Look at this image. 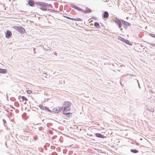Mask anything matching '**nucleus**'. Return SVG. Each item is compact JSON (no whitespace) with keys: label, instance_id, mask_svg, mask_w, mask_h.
Listing matches in <instances>:
<instances>
[{"label":"nucleus","instance_id":"nucleus-35","mask_svg":"<svg viewBox=\"0 0 155 155\" xmlns=\"http://www.w3.org/2000/svg\"><path fill=\"white\" fill-rule=\"evenodd\" d=\"M35 48H33V50H34V52L35 53Z\"/></svg>","mask_w":155,"mask_h":155},{"label":"nucleus","instance_id":"nucleus-5","mask_svg":"<svg viewBox=\"0 0 155 155\" xmlns=\"http://www.w3.org/2000/svg\"><path fill=\"white\" fill-rule=\"evenodd\" d=\"M47 5H48L47 3H46L45 2H44L43 3V4H42V6H41L40 8L41 10L43 11H45L46 10L48 11V8H47Z\"/></svg>","mask_w":155,"mask_h":155},{"label":"nucleus","instance_id":"nucleus-24","mask_svg":"<svg viewBox=\"0 0 155 155\" xmlns=\"http://www.w3.org/2000/svg\"><path fill=\"white\" fill-rule=\"evenodd\" d=\"M44 109L45 110H47L50 113H51L52 112V111L51 110H49V108L47 107H45Z\"/></svg>","mask_w":155,"mask_h":155},{"label":"nucleus","instance_id":"nucleus-1","mask_svg":"<svg viewBox=\"0 0 155 155\" xmlns=\"http://www.w3.org/2000/svg\"><path fill=\"white\" fill-rule=\"evenodd\" d=\"M13 28H14L15 30L19 32L20 33L23 34L25 32V29L21 27H18V26H13Z\"/></svg>","mask_w":155,"mask_h":155},{"label":"nucleus","instance_id":"nucleus-19","mask_svg":"<svg viewBox=\"0 0 155 155\" xmlns=\"http://www.w3.org/2000/svg\"><path fill=\"white\" fill-rule=\"evenodd\" d=\"M64 108L63 109V110H65V111H69L70 110V108L69 107H64Z\"/></svg>","mask_w":155,"mask_h":155},{"label":"nucleus","instance_id":"nucleus-11","mask_svg":"<svg viewBox=\"0 0 155 155\" xmlns=\"http://www.w3.org/2000/svg\"><path fill=\"white\" fill-rule=\"evenodd\" d=\"M91 12V10L88 7H86L85 8V10H83V13H89Z\"/></svg>","mask_w":155,"mask_h":155},{"label":"nucleus","instance_id":"nucleus-39","mask_svg":"<svg viewBox=\"0 0 155 155\" xmlns=\"http://www.w3.org/2000/svg\"><path fill=\"white\" fill-rule=\"evenodd\" d=\"M34 139H36V138H34Z\"/></svg>","mask_w":155,"mask_h":155},{"label":"nucleus","instance_id":"nucleus-6","mask_svg":"<svg viewBox=\"0 0 155 155\" xmlns=\"http://www.w3.org/2000/svg\"><path fill=\"white\" fill-rule=\"evenodd\" d=\"M119 39L121 41L124 42L126 44L129 45H132V44L128 40H126L123 38L120 37V38H119Z\"/></svg>","mask_w":155,"mask_h":155},{"label":"nucleus","instance_id":"nucleus-18","mask_svg":"<svg viewBox=\"0 0 155 155\" xmlns=\"http://www.w3.org/2000/svg\"><path fill=\"white\" fill-rule=\"evenodd\" d=\"M94 26L97 28H99L100 27V26L99 25V23L97 22H95L94 23Z\"/></svg>","mask_w":155,"mask_h":155},{"label":"nucleus","instance_id":"nucleus-28","mask_svg":"<svg viewBox=\"0 0 155 155\" xmlns=\"http://www.w3.org/2000/svg\"><path fill=\"white\" fill-rule=\"evenodd\" d=\"M39 106V107H40V108L41 109L43 110L45 109L44 107H44L42 105H40Z\"/></svg>","mask_w":155,"mask_h":155},{"label":"nucleus","instance_id":"nucleus-38","mask_svg":"<svg viewBox=\"0 0 155 155\" xmlns=\"http://www.w3.org/2000/svg\"><path fill=\"white\" fill-rule=\"evenodd\" d=\"M122 28H121V29H120V30H122Z\"/></svg>","mask_w":155,"mask_h":155},{"label":"nucleus","instance_id":"nucleus-16","mask_svg":"<svg viewBox=\"0 0 155 155\" xmlns=\"http://www.w3.org/2000/svg\"><path fill=\"white\" fill-rule=\"evenodd\" d=\"M44 2H35V4L37 5L41 6Z\"/></svg>","mask_w":155,"mask_h":155},{"label":"nucleus","instance_id":"nucleus-37","mask_svg":"<svg viewBox=\"0 0 155 155\" xmlns=\"http://www.w3.org/2000/svg\"><path fill=\"white\" fill-rule=\"evenodd\" d=\"M105 2H108V0H106L105 1Z\"/></svg>","mask_w":155,"mask_h":155},{"label":"nucleus","instance_id":"nucleus-26","mask_svg":"<svg viewBox=\"0 0 155 155\" xmlns=\"http://www.w3.org/2000/svg\"><path fill=\"white\" fill-rule=\"evenodd\" d=\"M21 98L23 100H24L26 101L28 100L27 98L25 97L24 96H22L21 97Z\"/></svg>","mask_w":155,"mask_h":155},{"label":"nucleus","instance_id":"nucleus-8","mask_svg":"<svg viewBox=\"0 0 155 155\" xmlns=\"http://www.w3.org/2000/svg\"><path fill=\"white\" fill-rule=\"evenodd\" d=\"M64 107H70L71 105V103L69 101H64L63 104Z\"/></svg>","mask_w":155,"mask_h":155},{"label":"nucleus","instance_id":"nucleus-10","mask_svg":"<svg viewBox=\"0 0 155 155\" xmlns=\"http://www.w3.org/2000/svg\"><path fill=\"white\" fill-rule=\"evenodd\" d=\"M28 3L30 6L32 7L34 6L35 4L34 0H28Z\"/></svg>","mask_w":155,"mask_h":155},{"label":"nucleus","instance_id":"nucleus-32","mask_svg":"<svg viewBox=\"0 0 155 155\" xmlns=\"http://www.w3.org/2000/svg\"><path fill=\"white\" fill-rule=\"evenodd\" d=\"M32 92V91L29 90H28L27 91V93L29 94H31Z\"/></svg>","mask_w":155,"mask_h":155},{"label":"nucleus","instance_id":"nucleus-4","mask_svg":"<svg viewBox=\"0 0 155 155\" xmlns=\"http://www.w3.org/2000/svg\"><path fill=\"white\" fill-rule=\"evenodd\" d=\"M70 5L71 7L72 8L83 13V9H81V8H80V7H79L78 6H77L73 4H70Z\"/></svg>","mask_w":155,"mask_h":155},{"label":"nucleus","instance_id":"nucleus-14","mask_svg":"<svg viewBox=\"0 0 155 155\" xmlns=\"http://www.w3.org/2000/svg\"><path fill=\"white\" fill-rule=\"evenodd\" d=\"M7 73V70L5 69L0 68V73L5 74Z\"/></svg>","mask_w":155,"mask_h":155},{"label":"nucleus","instance_id":"nucleus-30","mask_svg":"<svg viewBox=\"0 0 155 155\" xmlns=\"http://www.w3.org/2000/svg\"><path fill=\"white\" fill-rule=\"evenodd\" d=\"M47 6V8H48L49 7H51V8L52 7V5L51 4H49L48 3Z\"/></svg>","mask_w":155,"mask_h":155},{"label":"nucleus","instance_id":"nucleus-23","mask_svg":"<svg viewBox=\"0 0 155 155\" xmlns=\"http://www.w3.org/2000/svg\"><path fill=\"white\" fill-rule=\"evenodd\" d=\"M57 108H58V113H59L63 110V107H58Z\"/></svg>","mask_w":155,"mask_h":155},{"label":"nucleus","instance_id":"nucleus-29","mask_svg":"<svg viewBox=\"0 0 155 155\" xmlns=\"http://www.w3.org/2000/svg\"><path fill=\"white\" fill-rule=\"evenodd\" d=\"M149 35L151 36V37H152L153 38H155V35L152 34V33H150Z\"/></svg>","mask_w":155,"mask_h":155},{"label":"nucleus","instance_id":"nucleus-15","mask_svg":"<svg viewBox=\"0 0 155 155\" xmlns=\"http://www.w3.org/2000/svg\"><path fill=\"white\" fill-rule=\"evenodd\" d=\"M146 109L147 110H149L150 112H154V109L152 107H147Z\"/></svg>","mask_w":155,"mask_h":155},{"label":"nucleus","instance_id":"nucleus-36","mask_svg":"<svg viewBox=\"0 0 155 155\" xmlns=\"http://www.w3.org/2000/svg\"><path fill=\"white\" fill-rule=\"evenodd\" d=\"M92 18H93V19H96V17H92Z\"/></svg>","mask_w":155,"mask_h":155},{"label":"nucleus","instance_id":"nucleus-17","mask_svg":"<svg viewBox=\"0 0 155 155\" xmlns=\"http://www.w3.org/2000/svg\"><path fill=\"white\" fill-rule=\"evenodd\" d=\"M72 114L70 112H68V113L66 114H65L64 116L65 117H69L70 116H71Z\"/></svg>","mask_w":155,"mask_h":155},{"label":"nucleus","instance_id":"nucleus-3","mask_svg":"<svg viewBox=\"0 0 155 155\" xmlns=\"http://www.w3.org/2000/svg\"><path fill=\"white\" fill-rule=\"evenodd\" d=\"M121 20H120L119 19L116 18L114 20V21L118 25V27L120 28L122 27V21Z\"/></svg>","mask_w":155,"mask_h":155},{"label":"nucleus","instance_id":"nucleus-2","mask_svg":"<svg viewBox=\"0 0 155 155\" xmlns=\"http://www.w3.org/2000/svg\"><path fill=\"white\" fill-rule=\"evenodd\" d=\"M121 21H122V23L123 25V27L125 29H127L128 26H130L131 25V24L127 21L123 20H121Z\"/></svg>","mask_w":155,"mask_h":155},{"label":"nucleus","instance_id":"nucleus-33","mask_svg":"<svg viewBox=\"0 0 155 155\" xmlns=\"http://www.w3.org/2000/svg\"><path fill=\"white\" fill-rule=\"evenodd\" d=\"M150 44L152 46L155 47V44H153L152 43H150Z\"/></svg>","mask_w":155,"mask_h":155},{"label":"nucleus","instance_id":"nucleus-22","mask_svg":"<svg viewBox=\"0 0 155 155\" xmlns=\"http://www.w3.org/2000/svg\"><path fill=\"white\" fill-rule=\"evenodd\" d=\"M48 11H49L51 12H55L56 13H58L59 12V11H57V10L56 11V10H54L50 9H49V8H48Z\"/></svg>","mask_w":155,"mask_h":155},{"label":"nucleus","instance_id":"nucleus-7","mask_svg":"<svg viewBox=\"0 0 155 155\" xmlns=\"http://www.w3.org/2000/svg\"><path fill=\"white\" fill-rule=\"evenodd\" d=\"M5 37L7 38H10L12 35V33L11 31L9 30H7L5 32Z\"/></svg>","mask_w":155,"mask_h":155},{"label":"nucleus","instance_id":"nucleus-13","mask_svg":"<svg viewBox=\"0 0 155 155\" xmlns=\"http://www.w3.org/2000/svg\"><path fill=\"white\" fill-rule=\"evenodd\" d=\"M103 16L104 18H107L109 17L108 13L107 11L104 12V13Z\"/></svg>","mask_w":155,"mask_h":155},{"label":"nucleus","instance_id":"nucleus-21","mask_svg":"<svg viewBox=\"0 0 155 155\" xmlns=\"http://www.w3.org/2000/svg\"><path fill=\"white\" fill-rule=\"evenodd\" d=\"M130 151L134 153H137L138 152V151L136 149H131Z\"/></svg>","mask_w":155,"mask_h":155},{"label":"nucleus","instance_id":"nucleus-34","mask_svg":"<svg viewBox=\"0 0 155 155\" xmlns=\"http://www.w3.org/2000/svg\"><path fill=\"white\" fill-rule=\"evenodd\" d=\"M137 83H138V86H139V87L140 88V85H139V82H138V80H137Z\"/></svg>","mask_w":155,"mask_h":155},{"label":"nucleus","instance_id":"nucleus-25","mask_svg":"<svg viewBox=\"0 0 155 155\" xmlns=\"http://www.w3.org/2000/svg\"><path fill=\"white\" fill-rule=\"evenodd\" d=\"M2 121H3V124H4V126L5 127H6V125H7V123H6V121L4 119H3Z\"/></svg>","mask_w":155,"mask_h":155},{"label":"nucleus","instance_id":"nucleus-20","mask_svg":"<svg viewBox=\"0 0 155 155\" xmlns=\"http://www.w3.org/2000/svg\"><path fill=\"white\" fill-rule=\"evenodd\" d=\"M52 111L55 113H58V108L54 107Z\"/></svg>","mask_w":155,"mask_h":155},{"label":"nucleus","instance_id":"nucleus-12","mask_svg":"<svg viewBox=\"0 0 155 155\" xmlns=\"http://www.w3.org/2000/svg\"><path fill=\"white\" fill-rule=\"evenodd\" d=\"M95 135L97 137L100 138H104L105 137L100 133H97L95 134Z\"/></svg>","mask_w":155,"mask_h":155},{"label":"nucleus","instance_id":"nucleus-27","mask_svg":"<svg viewBox=\"0 0 155 155\" xmlns=\"http://www.w3.org/2000/svg\"><path fill=\"white\" fill-rule=\"evenodd\" d=\"M23 131L24 132H27L28 131V129L27 126H26L25 128L23 129Z\"/></svg>","mask_w":155,"mask_h":155},{"label":"nucleus","instance_id":"nucleus-9","mask_svg":"<svg viewBox=\"0 0 155 155\" xmlns=\"http://www.w3.org/2000/svg\"><path fill=\"white\" fill-rule=\"evenodd\" d=\"M63 16L64 17H65L68 19H69L71 20H74V21H82V20L80 18H71L69 17L66 16H65L64 15H63Z\"/></svg>","mask_w":155,"mask_h":155},{"label":"nucleus","instance_id":"nucleus-31","mask_svg":"<svg viewBox=\"0 0 155 155\" xmlns=\"http://www.w3.org/2000/svg\"><path fill=\"white\" fill-rule=\"evenodd\" d=\"M68 112H67V111H65V110H63V114L65 115V114H66Z\"/></svg>","mask_w":155,"mask_h":155}]
</instances>
